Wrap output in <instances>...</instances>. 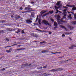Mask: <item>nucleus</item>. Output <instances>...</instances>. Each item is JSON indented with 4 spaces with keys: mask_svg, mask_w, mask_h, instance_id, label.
Masks as SVG:
<instances>
[{
    "mask_svg": "<svg viewBox=\"0 0 76 76\" xmlns=\"http://www.w3.org/2000/svg\"><path fill=\"white\" fill-rule=\"evenodd\" d=\"M31 4H33V3H34V2H31Z\"/></svg>",
    "mask_w": 76,
    "mask_h": 76,
    "instance_id": "obj_47",
    "label": "nucleus"
},
{
    "mask_svg": "<svg viewBox=\"0 0 76 76\" xmlns=\"http://www.w3.org/2000/svg\"><path fill=\"white\" fill-rule=\"evenodd\" d=\"M21 32L22 33V34H25V32H24V31H23V30H22V31Z\"/></svg>",
    "mask_w": 76,
    "mask_h": 76,
    "instance_id": "obj_34",
    "label": "nucleus"
},
{
    "mask_svg": "<svg viewBox=\"0 0 76 76\" xmlns=\"http://www.w3.org/2000/svg\"><path fill=\"white\" fill-rule=\"evenodd\" d=\"M65 35H69V34H71V32H66L65 33Z\"/></svg>",
    "mask_w": 76,
    "mask_h": 76,
    "instance_id": "obj_21",
    "label": "nucleus"
},
{
    "mask_svg": "<svg viewBox=\"0 0 76 76\" xmlns=\"http://www.w3.org/2000/svg\"><path fill=\"white\" fill-rule=\"evenodd\" d=\"M54 7L55 9H56L57 12H56V13H58V12H59L60 13H61V12L59 11L58 10H57V9H59V8L60 7H56V6H55Z\"/></svg>",
    "mask_w": 76,
    "mask_h": 76,
    "instance_id": "obj_2",
    "label": "nucleus"
},
{
    "mask_svg": "<svg viewBox=\"0 0 76 76\" xmlns=\"http://www.w3.org/2000/svg\"><path fill=\"white\" fill-rule=\"evenodd\" d=\"M46 11H45L43 12H42V11H41L40 12V13H41V16H42V15L43 14H44V13H46Z\"/></svg>",
    "mask_w": 76,
    "mask_h": 76,
    "instance_id": "obj_16",
    "label": "nucleus"
},
{
    "mask_svg": "<svg viewBox=\"0 0 76 76\" xmlns=\"http://www.w3.org/2000/svg\"><path fill=\"white\" fill-rule=\"evenodd\" d=\"M69 60H70V59L68 60H67L66 61H69Z\"/></svg>",
    "mask_w": 76,
    "mask_h": 76,
    "instance_id": "obj_58",
    "label": "nucleus"
},
{
    "mask_svg": "<svg viewBox=\"0 0 76 76\" xmlns=\"http://www.w3.org/2000/svg\"><path fill=\"white\" fill-rule=\"evenodd\" d=\"M41 20H39L38 22H39V25H41Z\"/></svg>",
    "mask_w": 76,
    "mask_h": 76,
    "instance_id": "obj_28",
    "label": "nucleus"
},
{
    "mask_svg": "<svg viewBox=\"0 0 76 76\" xmlns=\"http://www.w3.org/2000/svg\"><path fill=\"white\" fill-rule=\"evenodd\" d=\"M40 69H42V67H40Z\"/></svg>",
    "mask_w": 76,
    "mask_h": 76,
    "instance_id": "obj_53",
    "label": "nucleus"
},
{
    "mask_svg": "<svg viewBox=\"0 0 76 76\" xmlns=\"http://www.w3.org/2000/svg\"><path fill=\"white\" fill-rule=\"evenodd\" d=\"M31 36H32V37H36V38H38V35L34 33H31Z\"/></svg>",
    "mask_w": 76,
    "mask_h": 76,
    "instance_id": "obj_5",
    "label": "nucleus"
},
{
    "mask_svg": "<svg viewBox=\"0 0 76 76\" xmlns=\"http://www.w3.org/2000/svg\"><path fill=\"white\" fill-rule=\"evenodd\" d=\"M31 8L29 7H26L24 9V10H30Z\"/></svg>",
    "mask_w": 76,
    "mask_h": 76,
    "instance_id": "obj_14",
    "label": "nucleus"
},
{
    "mask_svg": "<svg viewBox=\"0 0 76 76\" xmlns=\"http://www.w3.org/2000/svg\"><path fill=\"white\" fill-rule=\"evenodd\" d=\"M64 22H66V21H64Z\"/></svg>",
    "mask_w": 76,
    "mask_h": 76,
    "instance_id": "obj_59",
    "label": "nucleus"
},
{
    "mask_svg": "<svg viewBox=\"0 0 76 76\" xmlns=\"http://www.w3.org/2000/svg\"><path fill=\"white\" fill-rule=\"evenodd\" d=\"M57 69H55L50 70V71H52V72H56V71H57Z\"/></svg>",
    "mask_w": 76,
    "mask_h": 76,
    "instance_id": "obj_17",
    "label": "nucleus"
},
{
    "mask_svg": "<svg viewBox=\"0 0 76 76\" xmlns=\"http://www.w3.org/2000/svg\"><path fill=\"white\" fill-rule=\"evenodd\" d=\"M20 46H21V45H18V47H20Z\"/></svg>",
    "mask_w": 76,
    "mask_h": 76,
    "instance_id": "obj_54",
    "label": "nucleus"
},
{
    "mask_svg": "<svg viewBox=\"0 0 76 76\" xmlns=\"http://www.w3.org/2000/svg\"><path fill=\"white\" fill-rule=\"evenodd\" d=\"M56 54H57L58 53H59V52H56Z\"/></svg>",
    "mask_w": 76,
    "mask_h": 76,
    "instance_id": "obj_57",
    "label": "nucleus"
},
{
    "mask_svg": "<svg viewBox=\"0 0 76 76\" xmlns=\"http://www.w3.org/2000/svg\"><path fill=\"white\" fill-rule=\"evenodd\" d=\"M48 52V50H43L42 51V53H47Z\"/></svg>",
    "mask_w": 76,
    "mask_h": 76,
    "instance_id": "obj_15",
    "label": "nucleus"
},
{
    "mask_svg": "<svg viewBox=\"0 0 76 76\" xmlns=\"http://www.w3.org/2000/svg\"><path fill=\"white\" fill-rule=\"evenodd\" d=\"M73 47H76V44L72 45L71 47H69V49L70 50H72V49H73Z\"/></svg>",
    "mask_w": 76,
    "mask_h": 76,
    "instance_id": "obj_6",
    "label": "nucleus"
},
{
    "mask_svg": "<svg viewBox=\"0 0 76 76\" xmlns=\"http://www.w3.org/2000/svg\"><path fill=\"white\" fill-rule=\"evenodd\" d=\"M3 70H5V69L4 68H3Z\"/></svg>",
    "mask_w": 76,
    "mask_h": 76,
    "instance_id": "obj_56",
    "label": "nucleus"
},
{
    "mask_svg": "<svg viewBox=\"0 0 76 76\" xmlns=\"http://www.w3.org/2000/svg\"><path fill=\"white\" fill-rule=\"evenodd\" d=\"M34 16H35V12H31V16L30 17V18H31V17H32V18H34Z\"/></svg>",
    "mask_w": 76,
    "mask_h": 76,
    "instance_id": "obj_10",
    "label": "nucleus"
},
{
    "mask_svg": "<svg viewBox=\"0 0 76 76\" xmlns=\"http://www.w3.org/2000/svg\"><path fill=\"white\" fill-rule=\"evenodd\" d=\"M51 53V54H56V53H54L52 52V53Z\"/></svg>",
    "mask_w": 76,
    "mask_h": 76,
    "instance_id": "obj_44",
    "label": "nucleus"
},
{
    "mask_svg": "<svg viewBox=\"0 0 76 76\" xmlns=\"http://www.w3.org/2000/svg\"><path fill=\"white\" fill-rule=\"evenodd\" d=\"M70 13H73L72 12H70Z\"/></svg>",
    "mask_w": 76,
    "mask_h": 76,
    "instance_id": "obj_60",
    "label": "nucleus"
},
{
    "mask_svg": "<svg viewBox=\"0 0 76 76\" xmlns=\"http://www.w3.org/2000/svg\"><path fill=\"white\" fill-rule=\"evenodd\" d=\"M53 11H49V12H48L47 13H46L45 14H44L43 15V17H44L46 16H47V15H49L50 13V14H53Z\"/></svg>",
    "mask_w": 76,
    "mask_h": 76,
    "instance_id": "obj_1",
    "label": "nucleus"
},
{
    "mask_svg": "<svg viewBox=\"0 0 76 76\" xmlns=\"http://www.w3.org/2000/svg\"><path fill=\"white\" fill-rule=\"evenodd\" d=\"M33 42H37V41H33Z\"/></svg>",
    "mask_w": 76,
    "mask_h": 76,
    "instance_id": "obj_55",
    "label": "nucleus"
},
{
    "mask_svg": "<svg viewBox=\"0 0 76 76\" xmlns=\"http://www.w3.org/2000/svg\"><path fill=\"white\" fill-rule=\"evenodd\" d=\"M28 12H29V11H25L22 12V13H28Z\"/></svg>",
    "mask_w": 76,
    "mask_h": 76,
    "instance_id": "obj_23",
    "label": "nucleus"
},
{
    "mask_svg": "<svg viewBox=\"0 0 76 76\" xmlns=\"http://www.w3.org/2000/svg\"><path fill=\"white\" fill-rule=\"evenodd\" d=\"M51 33H52L51 31H49V34H51Z\"/></svg>",
    "mask_w": 76,
    "mask_h": 76,
    "instance_id": "obj_39",
    "label": "nucleus"
},
{
    "mask_svg": "<svg viewBox=\"0 0 76 76\" xmlns=\"http://www.w3.org/2000/svg\"><path fill=\"white\" fill-rule=\"evenodd\" d=\"M20 10H22V9H23L22 7H20Z\"/></svg>",
    "mask_w": 76,
    "mask_h": 76,
    "instance_id": "obj_42",
    "label": "nucleus"
},
{
    "mask_svg": "<svg viewBox=\"0 0 76 76\" xmlns=\"http://www.w3.org/2000/svg\"><path fill=\"white\" fill-rule=\"evenodd\" d=\"M36 30H37V31H40V30H39L38 29H36Z\"/></svg>",
    "mask_w": 76,
    "mask_h": 76,
    "instance_id": "obj_52",
    "label": "nucleus"
},
{
    "mask_svg": "<svg viewBox=\"0 0 76 76\" xmlns=\"http://www.w3.org/2000/svg\"><path fill=\"white\" fill-rule=\"evenodd\" d=\"M17 44H20V42L17 43Z\"/></svg>",
    "mask_w": 76,
    "mask_h": 76,
    "instance_id": "obj_51",
    "label": "nucleus"
},
{
    "mask_svg": "<svg viewBox=\"0 0 76 76\" xmlns=\"http://www.w3.org/2000/svg\"><path fill=\"white\" fill-rule=\"evenodd\" d=\"M72 10H76V7H73Z\"/></svg>",
    "mask_w": 76,
    "mask_h": 76,
    "instance_id": "obj_24",
    "label": "nucleus"
},
{
    "mask_svg": "<svg viewBox=\"0 0 76 76\" xmlns=\"http://www.w3.org/2000/svg\"><path fill=\"white\" fill-rule=\"evenodd\" d=\"M47 66H44L43 68H47Z\"/></svg>",
    "mask_w": 76,
    "mask_h": 76,
    "instance_id": "obj_41",
    "label": "nucleus"
},
{
    "mask_svg": "<svg viewBox=\"0 0 76 76\" xmlns=\"http://www.w3.org/2000/svg\"><path fill=\"white\" fill-rule=\"evenodd\" d=\"M73 24L74 25H76V21H75L74 22H73Z\"/></svg>",
    "mask_w": 76,
    "mask_h": 76,
    "instance_id": "obj_35",
    "label": "nucleus"
},
{
    "mask_svg": "<svg viewBox=\"0 0 76 76\" xmlns=\"http://www.w3.org/2000/svg\"><path fill=\"white\" fill-rule=\"evenodd\" d=\"M9 39L6 38V41H9Z\"/></svg>",
    "mask_w": 76,
    "mask_h": 76,
    "instance_id": "obj_33",
    "label": "nucleus"
},
{
    "mask_svg": "<svg viewBox=\"0 0 76 76\" xmlns=\"http://www.w3.org/2000/svg\"><path fill=\"white\" fill-rule=\"evenodd\" d=\"M23 50V49H22V48H21L20 49H18L15 50V51H19V50Z\"/></svg>",
    "mask_w": 76,
    "mask_h": 76,
    "instance_id": "obj_20",
    "label": "nucleus"
},
{
    "mask_svg": "<svg viewBox=\"0 0 76 76\" xmlns=\"http://www.w3.org/2000/svg\"><path fill=\"white\" fill-rule=\"evenodd\" d=\"M50 20H51V21H52V22H54V20L53 19H50Z\"/></svg>",
    "mask_w": 76,
    "mask_h": 76,
    "instance_id": "obj_36",
    "label": "nucleus"
},
{
    "mask_svg": "<svg viewBox=\"0 0 76 76\" xmlns=\"http://www.w3.org/2000/svg\"><path fill=\"white\" fill-rule=\"evenodd\" d=\"M56 5L59 6V7L61 6V4H60V1H58L57 3L56 4Z\"/></svg>",
    "mask_w": 76,
    "mask_h": 76,
    "instance_id": "obj_7",
    "label": "nucleus"
},
{
    "mask_svg": "<svg viewBox=\"0 0 76 76\" xmlns=\"http://www.w3.org/2000/svg\"><path fill=\"white\" fill-rule=\"evenodd\" d=\"M59 53H61V52H59Z\"/></svg>",
    "mask_w": 76,
    "mask_h": 76,
    "instance_id": "obj_63",
    "label": "nucleus"
},
{
    "mask_svg": "<svg viewBox=\"0 0 76 76\" xmlns=\"http://www.w3.org/2000/svg\"><path fill=\"white\" fill-rule=\"evenodd\" d=\"M11 18H13V17H14V16H13V15H12L11 16Z\"/></svg>",
    "mask_w": 76,
    "mask_h": 76,
    "instance_id": "obj_46",
    "label": "nucleus"
},
{
    "mask_svg": "<svg viewBox=\"0 0 76 76\" xmlns=\"http://www.w3.org/2000/svg\"><path fill=\"white\" fill-rule=\"evenodd\" d=\"M7 47H11V46H7Z\"/></svg>",
    "mask_w": 76,
    "mask_h": 76,
    "instance_id": "obj_50",
    "label": "nucleus"
},
{
    "mask_svg": "<svg viewBox=\"0 0 76 76\" xmlns=\"http://www.w3.org/2000/svg\"><path fill=\"white\" fill-rule=\"evenodd\" d=\"M66 11H67V9H66L64 10V16H66V15H67V12H66Z\"/></svg>",
    "mask_w": 76,
    "mask_h": 76,
    "instance_id": "obj_8",
    "label": "nucleus"
},
{
    "mask_svg": "<svg viewBox=\"0 0 76 76\" xmlns=\"http://www.w3.org/2000/svg\"><path fill=\"white\" fill-rule=\"evenodd\" d=\"M31 66V64H30L28 65V66Z\"/></svg>",
    "mask_w": 76,
    "mask_h": 76,
    "instance_id": "obj_49",
    "label": "nucleus"
},
{
    "mask_svg": "<svg viewBox=\"0 0 76 76\" xmlns=\"http://www.w3.org/2000/svg\"><path fill=\"white\" fill-rule=\"evenodd\" d=\"M8 31H12L13 30L12 28H9L8 29Z\"/></svg>",
    "mask_w": 76,
    "mask_h": 76,
    "instance_id": "obj_27",
    "label": "nucleus"
},
{
    "mask_svg": "<svg viewBox=\"0 0 76 76\" xmlns=\"http://www.w3.org/2000/svg\"><path fill=\"white\" fill-rule=\"evenodd\" d=\"M26 23H27L28 24H30L32 22V21L30 19H27L26 20Z\"/></svg>",
    "mask_w": 76,
    "mask_h": 76,
    "instance_id": "obj_4",
    "label": "nucleus"
},
{
    "mask_svg": "<svg viewBox=\"0 0 76 76\" xmlns=\"http://www.w3.org/2000/svg\"><path fill=\"white\" fill-rule=\"evenodd\" d=\"M62 37H65V35H64V34H62Z\"/></svg>",
    "mask_w": 76,
    "mask_h": 76,
    "instance_id": "obj_37",
    "label": "nucleus"
},
{
    "mask_svg": "<svg viewBox=\"0 0 76 76\" xmlns=\"http://www.w3.org/2000/svg\"><path fill=\"white\" fill-rule=\"evenodd\" d=\"M66 6H67L68 7H70V5H66Z\"/></svg>",
    "mask_w": 76,
    "mask_h": 76,
    "instance_id": "obj_40",
    "label": "nucleus"
},
{
    "mask_svg": "<svg viewBox=\"0 0 76 76\" xmlns=\"http://www.w3.org/2000/svg\"><path fill=\"white\" fill-rule=\"evenodd\" d=\"M22 66H24V67L28 66V64H26L24 65H23Z\"/></svg>",
    "mask_w": 76,
    "mask_h": 76,
    "instance_id": "obj_22",
    "label": "nucleus"
},
{
    "mask_svg": "<svg viewBox=\"0 0 76 76\" xmlns=\"http://www.w3.org/2000/svg\"><path fill=\"white\" fill-rule=\"evenodd\" d=\"M71 14H69L68 17V19H72V17H71Z\"/></svg>",
    "mask_w": 76,
    "mask_h": 76,
    "instance_id": "obj_12",
    "label": "nucleus"
},
{
    "mask_svg": "<svg viewBox=\"0 0 76 76\" xmlns=\"http://www.w3.org/2000/svg\"><path fill=\"white\" fill-rule=\"evenodd\" d=\"M39 31H40V32H45V33H47V32H48V31H47L43 30L41 31V30H39Z\"/></svg>",
    "mask_w": 76,
    "mask_h": 76,
    "instance_id": "obj_18",
    "label": "nucleus"
},
{
    "mask_svg": "<svg viewBox=\"0 0 76 76\" xmlns=\"http://www.w3.org/2000/svg\"><path fill=\"white\" fill-rule=\"evenodd\" d=\"M43 76H48L46 74V73L43 74H42Z\"/></svg>",
    "mask_w": 76,
    "mask_h": 76,
    "instance_id": "obj_30",
    "label": "nucleus"
},
{
    "mask_svg": "<svg viewBox=\"0 0 76 76\" xmlns=\"http://www.w3.org/2000/svg\"><path fill=\"white\" fill-rule=\"evenodd\" d=\"M7 46L6 47H5V48H7Z\"/></svg>",
    "mask_w": 76,
    "mask_h": 76,
    "instance_id": "obj_62",
    "label": "nucleus"
},
{
    "mask_svg": "<svg viewBox=\"0 0 76 76\" xmlns=\"http://www.w3.org/2000/svg\"><path fill=\"white\" fill-rule=\"evenodd\" d=\"M19 32H20V31L19 30H18V31H15V33H17V34L19 33Z\"/></svg>",
    "mask_w": 76,
    "mask_h": 76,
    "instance_id": "obj_29",
    "label": "nucleus"
},
{
    "mask_svg": "<svg viewBox=\"0 0 76 76\" xmlns=\"http://www.w3.org/2000/svg\"><path fill=\"white\" fill-rule=\"evenodd\" d=\"M60 27H61V28H62L64 29H65V30H66V31H67V28H66V27H65L61 25H60Z\"/></svg>",
    "mask_w": 76,
    "mask_h": 76,
    "instance_id": "obj_9",
    "label": "nucleus"
},
{
    "mask_svg": "<svg viewBox=\"0 0 76 76\" xmlns=\"http://www.w3.org/2000/svg\"><path fill=\"white\" fill-rule=\"evenodd\" d=\"M70 7H75V5L71 6Z\"/></svg>",
    "mask_w": 76,
    "mask_h": 76,
    "instance_id": "obj_38",
    "label": "nucleus"
},
{
    "mask_svg": "<svg viewBox=\"0 0 76 76\" xmlns=\"http://www.w3.org/2000/svg\"><path fill=\"white\" fill-rule=\"evenodd\" d=\"M55 16L56 17V19H59L60 18L59 15H55Z\"/></svg>",
    "mask_w": 76,
    "mask_h": 76,
    "instance_id": "obj_13",
    "label": "nucleus"
},
{
    "mask_svg": "<svg viewBox=\"0 0 76 76\" xmlns=\"http://www.w3.org/2000/svg\"><path fill=\"white\" fill-rule=\"evenodd\" d=\"M15 42V43H16V42Z\"/></svg>",
    "mask_w": 76,
    "mask_h": 76,
    "instance_id": "obj_64",
    "label": "nucleus"
},
{
    "mask_svg": "<svg viewBox=\"0 0 76 76\" xmlns=\"http://www.w3.org/2000/svg\"><path fill=\"white\" fill-rule=\"evenodd\" d=\"M63 18H62V19H66V17H64V16L63 17Z\"/></svg>",
    "mask_w": 76,
    "mask_h": 76,
    "instance_id": "obj_32",
    "label": "nucleus"
},
{
    "mask_svg": "<svg viewBox=\"0 0 76 76\" xmlns=\"http://www.w3.org/2000/svg\"><path fill=\"white\" fill-rule=\"evenodd\" d=\"M54 25L55 26H57V23H56V22H54Z\"/></svg>",
    "mask_w": 76,
    "mask_h": 76,
    "instance_id": "obj_19",
    "label": "nucleus"
},
{
    "mask_svg": "<svg viewBox=\"0 0 76 76\" xmlns=\"http://www.w3.org/2000/svg\"><path fill=\"white\" fill-rule=\"evenodd\" d=\"M17 45V44H14L13 45L11 46L10 47H13V46H14V45Z\"/></svg>",
    "mask_w": 76,
    "mask_h": 76,
    "instance_id": "obj_31",
    "label": "nucleus"
},
{
    "mask_svg": "<svg viewBox=\"0 0 76 76\" xmlns=\"http://www.w3.org/2000/svg\"><path fill=\"white\" fill-rule=\"evenodd\" d=\"M12 50V49L10 48V49L9 50H7L6 52H7L8 53H11V52Z\"/></svg>",
    "mask_w": 76,
    "mask_h": 76,
    "instance_id": "obj_11",
    "label": "nucleus"
},
{
    "mask_svg": "<svg viewBox=\"0 0 76 76\" xmlns=\"http://www.w3.org/2000/svg\"><path fill=\"white\" fill-rule=\"evenodd\" d=\"M64 8H66H66H67V7H64Z\"/></svg>",
    "mask_w": 76,
    "mask_h": 76,
    "instance_id": "obj_48",
    "label": "nucleus"
},
{
    "mask_svg": "<svg viewBox=\"0 0 76 76\" xmlns=\"http://www.w3.org/2000/svg\"><path fill=\"white\" fill-rule=\"evenodd\" d=\"M20 16H18V17H15V19H16V20H17V19H18V18H20Z\"/></svg>",
    "mask_w": 76,
    "mask_h": 76,
    "instance_id": "obj_25",
    "label": "nucleus"
},
{
    "mask_svg": "<svg viewBox=\"0 0 76 76\" xmlns=\"http://www.w3.org/2000/svg\"><path fill=\"white\" fill-rule=\"evenodd\" d=\"M42 22L43 23H44L45 25H50V24L49 23H48V22L47 21H46L45 20H43Z\"/></svg>",
    "mask_w": 76,
    "mask_h": 76,
    "instance_id": "obj_3",
    "label": "nucleus"
},
{
    "mask_svg": "<svg viewBox=\"0 0 76 76\" xmlns=\"http://www.w3.org/2000/svg\"><path fill=\"white\" fill-rule=\"evenodd\" d=\"M69 39H70V40H72V39H71L70 37H69Z\"/></svg>",
    "mask_w": 76,
    "mask_h": 76,
    "instance_id": "obj_45",
    "label": "nucleus"
},
{
    "mask_svg": "<svg viewBox=\"0 0 76 76\" xmlns=\"http://www.w3.org/2000/svg\"><path fill=\"white\" fill-rule=\"evenodd\" d=\"M73 27H70V29H73Z\"/></svg>",
    "mask_w": 76,
    "mask_h": 76,
    "instance_id": "obj_43",
    "label": "nucleus"
},
{
    "mask_svg": "<svg viewBox=\"0 0 76 76\" xmlns=\"http://www.w3.org/2000/svg\"><path fill=\"white\" fill-rule=\"evenodd\" d=\"M30 20H32V19L31 18V19H30Z\"/></svg>",
    "mask_w": 76,
    "mask_h": 76,
    "instance_id": "obj_61",
    "label": "nucleus"
},
{
    "mask_svg": "<svg viewBox=\"0 0 76 76\" xmlns=\"http://www.w3.org/2000/svg\"><path fill=\"white\" fill-rule=\"evenodd\" d=\"M45 41H43L40 42V44H45Z\"/></svg>",
    "mask_w": 76,
    "mask_h": 76,
    "instance_id": "obj_26",
    "label": "nucleus"
}]
</instances>
